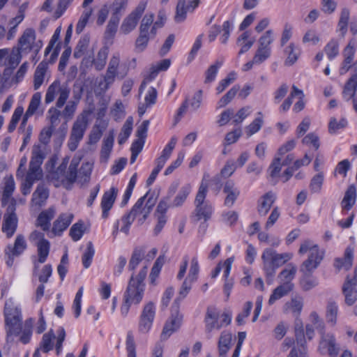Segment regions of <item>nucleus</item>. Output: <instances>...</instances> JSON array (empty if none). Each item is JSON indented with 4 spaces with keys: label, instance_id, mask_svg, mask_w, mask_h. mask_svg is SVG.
<instances>
[{
    "label": "nucleus",
    "instance_id": "obj_1",
    "mask_svg": "<svg viewBox=\"0 0 357 357\" xmlns=\"http://www.w3.org/2000/svg\"><path fill=\"white\" fill-rule=\"evenodd\" d=\"M3 317L7 339L20 333L22 326V307L19 303L13 298L6 301L3 309Z\"/></svg>",
    "mask_w": 357,
    "mask_h": 357
},
{
    "label": "nucleus",
    "instance_id": "obj_2",
    "mask_svg": "<svg viewBox=\"0 0 357 357\" xmlns=\"http://www.w3.org/2000/svg\"><path fill=\"white\" fill-rule=\"evenodd\" d=\"M208 174H205L195 199V215L198 220H204V222L211 219L214 211L213 204L206 199L208 192Z\"/></svg>",
    "mask_w": 357,
    "mask_h": 357
},
{
    "label": "nucleus",
    "instance_id": "obj_3",
    "mask_svg": "<svg viewBox=\"0 0 357 357\" xmlns=\"http://www.w3.org/2000/svg\"><path fill=\"white\" fill-rule=\"evenodd\" d=\"M298 253L304 255L307 253V259L301 266L303 273H312L318 268L324 259V252L319 248L317 244L310 240L303 241L298 250Z\"/></svg>",
    "mask_w": 357,
    "mask_h": 357
},
{
    "label": "nucleus",
    "instance_id": "obj_4",
    "mask_svg": "<svg viewBox=\"0 0 357 357\" xmlns=\"http://www.w3.org/2000/svg\"><path fill=\"white\" fill-rule=\"evenodd\" d=\"M146 274L147 267L145 266L137 275L134 276L132 275L131 276L123 294V298L126 299L128 303L139 305L142 301L145 291L144 279L146 277Z\"/></svg>",
    "mask_w": 357,
    "mask_h": 357
},
{
    "label": "nucleus",
    "instance_id": "obj_5",
    "mask_svg": "<svg viewBox=\"0 0 357 357\" xmlns=\"http://www.w3.org/2000/svg\"><path fill=\"white\" fill-rule=\"evenodd\" d=\"M204 321L206 334L211 337L215 332L231 323V316L227 312L210 307L207 309Z\"/></svg>",
    "mask_w": 357,
    "mask_h": 357
},
{
    "label": "nucleus",
    "instance_id": "obj_6",
    "mask_svg": "<svg viewBox=\"0 0 357 357\" xmlns=\"http://www.w3.org/2000/svg\"><path fill=\"white\" fill-rule=\"evenodd\" d=\"M293 255L289 252L278 253L271 248H266L261 255L263 270L269 277L274 275L277 268L289 261Z\"/></svg>",
    "mask_w": 357,
    "mask_h": 357
},
{
    "label": "nucleus",
    "instance_id": "obj_7",
    "mask_svg": "<svg viewBox=\"0 0 357 357\" xmlns=\"http://www.w3.org/2000/svg\"><path fill=\"white\" fill-rule=\"evenodd\" d=\"M155 202L154 195L148 192L137 201L130 213L139 224H142L151 213Z\"/></svg>",
    "mask_w": 357,
    "mask_h": 357
},
{
    "label": "nucleus",
    "instance_id": "obj_8",
    "mask_svg": "<svg viewBox=\"0 0 357 357\" xmlns=\"http://www.w3.org/2000/svg\"><path fill=\"white\" fill-rule=\"evenodd\" d=\"M317 352L321 355H327L330 357H337L340 351V347L337 342L334 333L319 331V339L317 346Z\"/></svg>",
    "mask_w": 357,
    "mask_h": 357
},
{
    "label": "nucleus",
    "instance_id": "obj_9",
    "mask_svg": "<svg viewBox=\"0 0 357 357\" xmlns=\"http://www.w3.org/2000/svg\"><path fill=\"white\" fill-rule=\"evenodd\" d=\"M199 272V265L198 259L196 257H194L190 261L188 274L181 286L178 296L175 299L173 307L177 305L178 307L179 302L187 296L192 288V284L195 282L198 278Z\"/></svg>",
    "mask_w": 357,
    "mask_h": 357
},
{
    "label": "nucleus",
    "instance_id": "obj_10",
    "mask_svg": "<svg viewBox=\"0 0 357 357\" xmlns=\"http://www.w3.org/2000/svg\"><path fill=\"white\" fill-rule=\"evenodd\" d=\"M70 92V90L66 85H62L60 81L54 80L47 89L45 102L48 105L59 96L56 105L57 107H62L68 100Z\"/></svg>",
    "mask_w": 357,
    "mask_h": 357
},
{
    "label": "nucleus",
    "instance_id": "obj_11",
    "mask_svg": "<svg viewBox=\"0 0 357 357\" xmlns=\"http://www.w3.org/2000/svg\"><path fill=\"white\" fill-rule=\"evenodd\" d=\"M87 112H83L77 117L73 123L68 146L70 151H75L84 137L88 125Z\"/></svg>",
    "mask_w": 357,
    "mask_h": 357
},
{
    "label": "nucleus",
    "instance_id": "obj_12",
    "mask_svg": "<svg viewBox=\"0 0 357 357\" xmlns=\"http://www.w3.org/2000/svg\"><path fill=\"white\" fill-rule=\"evenodd\" d=\"M43 47L40 40H36V35L34 29L31 28L26 29L22 36L18 39L19 52H29L34 51L38 53Z\"/></svg>",
    "mask_w": 357,
    "mask_h": 357
},
{
    "label": "nucleus",
    "instance_id": "obj_13",
    "mask_svg": "<svg viewBox=\"0 0 357 357\" xmlns=\"http://www.w3.org/2000/svg\"><path fill=\"white\" fill-rule=\"evenodd\" d=\"M146 5L147 1L142 0L137 7L123 19L119 29L120 33L127 35L136 28L139 18L146 8Z\"/></svg>",
    "mask_w": 357,
    "mask_h": 357
},
{
    "label": "nucleus",
    "instance_id": "obj_14",
    "mask_svg": "<svg viewBox=\"0 0 357 357\" xmlns=\"http://www.w3.org/2000/svg\"><path fill=\"white\" fill-rule=\"evenodd\" d=\"M27 248V243L22 234L17 235L14 243L8 244L4 249L6 264L12 266L16 258L22 255Z\"/></svg>",
    "mask_w": 357,
    "mask_h": 357
},
{
    "label": "nucleus",
    "instance_id": "obj_15",
    "mask_svg": "<svg viewBox=\"0 0 357 357\" xmlns=\"http://www.w3.org/2000/svg\"><path fill=\"white\" fill-rule=\"evenodd\" d=\"M108 56V50L106 47H102L99 50L95 56H86L83 58L80 69L86 73L93 66L97 71L102 70L107 63Z\"/></svg>",
    "mask_w": 357,
    "mask_h": 357
},
{
    "label": "nucleus",
    "instance_id": "obj_16",
    "mask_svg": "<svg viewBox=\"0 0 357 357\" xmlns=\"http://www.w3.org/2000/svg\"><path fill=\"white\" fill-rule=\"evenodd\" d=\"M156 313V305L153 301L146 303L139 316L138 330L142 334H146L151 331Z\"/></svg>",
    "mask_w": 357,
    "mask_h": 357
},
{
    "label": "nucleus",
    "instance_id": "obj_17",
    "mask_svg": "<svg viewBox=\"0 0 357 357\" xmlns=\"http://www.w3.org/2000/svg\"><path fill=\"white\" fill-rule=\"evenodd\" d=\"M68 163V158L63 159L61 165L57 168L55 172L56 179L61 181L63 183H73L77 177V167L79 163V159L74 158L70 162L68 172H65Z\"/></svg>",
    "mask_w": 357,
    "mask_h": 357
},
{
    "label": "nucleus",
    "instance_id": "obj_18",
    "mask_svg": "<svg viewBox=\"0 0 357 357\" xmlns=\"http://www.w3.org/2000/svg\"><path fill=\"white\" fill-rule=\"evenodd\" d=\"M29 240L37 246L38 258L37 262H35V268L36 269L38 267L37 263L43 264L46 261L50 252V244L45 238L44 234L38 231H33L31 233Z\"/></svg>",
    "mask_w": 357,
    "mask_h": 357
},
{
    "label": "nucleus",
    "instance_id": "obj_19",
    "mask_svg": "<svg viewBox=\"0 0 357 357\" xmlns=\"http://www.w3.org/2000/svg\"><path fill=\"white\" fill-rule=\"evenodd\" d=\"M183 316L178 313L177 305L172 307V315L167 320L160 335L162 340H167L181 326Z\"/></svg>",
    "mask_w": 357,
    "mask_h": 357
},
{
    "label": "nucleus",
    "instance_id": "obj_20",
    "mask_svg": "<svg viewBox=\"0 0 357 357\" xmlns=\"http://www.w3.org/2000/svg\"><path fill=\"white\" fill-rule=\"evenodd\" d=\"M15 211V205L12 204L8 206L6 213L3 215L1 229L8 238L14 235L17 227L18 220Z\"/></svg>",
    "mask_w": 357,
    "mask_h": 357
},
{
    "label": "nucleus",
    "instance_id": "obj_21",
    "mask_svg": "<svg viewBox=\"0 0 357 357\" xmlns=\"http://www.w3.org/2000/svg\"><path fill=\"white\" fill-rule=\"evenodd\" d=\"M160 20L153 22L154 15L152 13H146L142 20L139 32L154 37L156 35L158 29H160L164 21L162 16L159 15Z\"/></svg>",
    "mask_w": 357,
    "mask_h": 357
},
{
    "label": "nucleus",
    "instance_id": "obj_22",
    "mask_svg": "<svg viewBox=\"0 0 357 357\" xmlns=\"http://www.w3.org/2000/svg\"><path fill=\"white\" fill-rule=\"evenodd\" d=\"M22 55L17 48L0 49V65L13 69L20 63Z\"/></svg>",
    "mask_w": 357,
    "mask_h": 357
},
{
    "label": "nucleus",
    "instance_id": "obj_23",
    "mask_svg": "<svg viewBox=\"0 0 357 357\" xmlns=\"http://www.w3.org/2000/svg\"><path fill=\"white\" fill-rule=\"evenodd\" d=\"M295 96L298 98V100L295 103L293 110L296 112H298L304 109V93L303 91L298 89L296 86H293L292 91L280 107L279 110L280 112H286L289 109L292 104V99Z\"/></svg>",
    "mask_w": 357,
    "mask_h": 357
},
{
    "label": "nucleus",
    "instance_id": "obj_24",
    "mask_svg": "<svg viewBox=\"0 0 357 357\" xmlns=\"http://www.w3.org/2000/svg\"><path fill=\"white\" fill-rule=\"evenodd\" d=\"M304 298L300 295H295L287 301L282 306L284 314H291L293 317L298 318L303 310Z\"/></svg>",
    "mask_w": 357,
    "mask_h": 357
},
{
    "label": "nucleus",
    "instance_id": "obj_25",
    "mask_svg": "<svg viewBox=\"0 0 357 357\" xmlns=\"http://www.w3.org/2000/svg\"><path fill=\"white\" fill-rule=\"evenodd\" d=\"M199 0H178L174 20L176 22H183L187 13L192 12L199 5Z\"/></svg>",
    "mask_w": 357,
    "mask_h": 357
},
{
    "label": "nucleus",
    "instance_id": "obj_26",
    "mask_svg": "<svg viewBox=\"0 0 357 357\" xmlns=\"http://www.w3.org/2000/svg\"><path fill=\"white\" fill-rule=\"evenodd\" d=\"M120 55L114 54L109 59L106 73L104 76V89L107 90L115 81L120 65Z\"/></svg>",
    "mask_w": 357,
    "mask_h": 357
},
{
    "label": "nucleus",
    "instance_id": "obj_27",
    "mask_svg": "<svg viewBox=\"0 0 357 357\" xmlns=\"http://www.w3.org/2000/svg\"><path fill=\"white\" fill-rule=\"evenodd\" d=\"M357 47V42L351 39L343 51L344 61L340 68V73L344 75L351 68L354 56Z\"/></svg>",
    "mask_w": 357,
    "mask_h": 357
},
{
    "label": "nucleus",
    "instance_id": "obj_28",
    "mask_svg": "<svg viewBox=\"0 0 357 357\" xmlns=\"http://www.w3.org/2000/svg\"><path fill=\"white\" fill-rule=\"evenodd\" d=\"M44 155L40 147L38 145H35L33 147L32 157L29 165V169L28 173L41 177L42 169L40 165L43 163Z\"/></svg>",
    "mask_w": 357,
    "mask_h": 357
},
{
    "label": "nucleus",
    "instance_id": "obj_29",
    "mask_svg": "<svg viewBox=\"0 0 357 357\" xmlns=\"http://www.w3.org/2000/svg\"><path fill=\"white\" fill-rule=\"evenodd\" d=\"M294 159L292 155L289 154L285 158L276 156L268 168L269 175L273 178H279L281 175L282 167L289 164Z\"/></svg>",
    "mask_w": 357,
    "mask_h": 357
},
{
    "label": "nucleus",
    "instance_id": "obj_30",
    "mask_svg": "<svg viewBox=\"0 0 357 357\" xmlns=\"http://www.w3.org/2000/svg\"><path fill=\"white\" fill-rule=\"evenodd\" d=\"M354 254V248L352 246L347 247L344 251V257L335 259L334 266L335 268H337L338 271L349 270L353 264Z\"/></svg>",
    "mask_w": 357,
    "mask_h": 357
},
{
    "label": "nucleus",
    "instance_id": "obj_31",
    "mask_svg": "<svg viewBox=\"0 0 357 357\" xmlns=\"http://www.w3.org/2000/svg\"><path fill=\"white\" fill-rule=\"evenodd\" d=\"M118 193L116 188L112 187L106 191L101 200V208L102 211V216L107 218L109 215V211L112 208Z\"/></svg>",
    "mask_w": 357,
    "mask_h": 357
},
{
    "label": "nucleus",
    "instance_id": "obj_32",
    "mask_svg": "<svg viewBox=\"0 0 357 357\" xmlns=\"http://www.w3.org/2000/svg\"><path fill=\"white\" fill-rule=\"evenodd\" d=\"M276 199V195L269 191L262 195L258 200L257 211L261 215H266Z\"/></svg>",
    "mask_w": 357,
    "mask_h": 357
},
{
    "label": "nucleus",
    "instance_id": "obj_33",
    "mask_svg": "<svg viewBox=\"0 0 357 357\" xmlns=\"http://www.w3.org/2000/svg\"><path fill=\"white\" fill-rule=\"evenodd\" d=\"M177 142V138L173 136L168 144L165 146L162 150L161 155L155 160V168L160 171L165 166L167 160L169 158L173 149H174Z\"/></svg>",
    "mask_w": 357,
    "mask_h": 357
},
{
    "label": "nucleus",
    "instance_id": "obj_34",
    "mask_svg": "<svg viewBox=\"0 0 357 357\" xmlns=\"http://www.w3.org/2000/svg\"><path fill=\"white\" fill-rule=\"evenodd\" d=\"M223 192L226 195L225 205L232 206L240 195V190L233 181H229L225 184Z\"/></svg>",
    "mask_w": 357,
    "mask_h": 357
},
{
    "label": "nucleus",
    "instance_id": "obj_35",
    "mask_svg": "<svg viewBox=\"0 0 357 357\" xmlns=\"http://www.w3.org/2000/svg\"><path fill=\"white\" fill-rule=\"evenodd\" d=\"M48 197L47 188L43 184L38 185L32 195L31 206L40 208L45 204Z\"/></svg>",
    "mask_w": 357,
    "mask_h": 357
},
{
    "label": "nucleus",
    "instance_id": "obj_36",
    "mask_svg": "<svg viewBox=\"0 0 357 357\" xmlns=\"http://www.w3.org/2000/svg\"><path fill=\"white\" fill-rule=\"evenodd\" d=\"M355 284L348 276L342 286V293L345 297V303L348 305H352L357 300V289Z\"/></svg>",
    "mask_w": 357,
    "mask_h": 357
},
{
    "label": "nucleus",
    "instance_id": "obj_37",
    "mask_svg": "<svg viewBox=\"0 0 357 357\" xmlns=\"http://www.w3.org/2000/svg\"><path fill=\"white\" fill-rule=\"evenodd\" d=\"M73 219V215L70 213H63L54 222L52 232L54 235H60L67 229Z\"/></svg>",
    "mask_w": 357,
    "mask_h": 357
},
{
    "label": "nucleus",
    "instance_id": "obj_38",
    "mask_svg": "<svg viewBox=\"0 0 357 357\" xmlns=\"http://www.w3.org/2000/svg\"><path fill=\"white\" fill-rule=\"evenodd\" d=\"M234 261V257H231L227 258L225 261H224V273L223 277L225 278V284H224V292L226 294L227 297H229L231 293V291L234 286V282L231 279L229 278L231 266L233 262Z\"/></svg>",
    "mask_w": 357,
    "mask_h": 357
},
{
    "label": "nucleus",
    "instance_id": "obj_39",
    "mask_svg": "<svg viewBox=\"0 0 357 357\" xmlns=\"http://www.w3.org/2000/svg\"><path fill=\"white\" fill-rule=\"evenodd\" d=\"M294 288V284H281L278 286L274 290L273 293L270 296L268 299V305H272L275 303V302L282 297L287 296L290 291H292Z\"/></svg>",
    "mask_w": 357,
    "mask_h": 357
},
{
    "label": "nucleus",
    "instance_id": "obj_40",
    "mask_svg": "<svg viewBox=\"0 0 357 357\" xmlns=\"http://www.w3.org/2000/svg\"><path fill=\"white\" fill-rule=\"evenodd\" d=\"M339 307L337 303L332 300L328 301L326 307V319L330 325L334 326L337 322Z\"/></svg>",
    "mask_w": 357,
    "mask_h": 357
},
{
    "label": "nucleus",
    "instance_id": "obj_41",
    "mask_svg": "<svg viewBox=\"0 0 357 357\" xmlns=\"http://www.w3.org/2000/svg\"><path fill=\"white\" fill-rule=\"evenodd\" d=\"M284 53L286 56L285 64L291 66L298 59L301 50L294 43H291L284 48Z\"/></svg>",
    "mask_w": 357,
    "mask_h": 357
},
{
    "label": "nucleus",
    "instance_id": "obj_42",
    "mask_svg": "<svg viewBox=\"0 0 357 357\" xmlns=\"http://www.w3.org/2000/svg\"><path fill=\"white\" fill-rule=\"evenodd\" d=\"M114 137L113 132L104 139L102 146L100 151V161L102 162H107L114 145Z\"/></svg>",
    "mask_w": 357,
    "mask_h": 357
},
{
    "label": "nucleus",
    "instance_id": "obj_43",
    "mask_svg": "<svg viewBox=\"0 0 357 357\" xmlns=\"http://www.w3.org/2000/svg\"><path fill=\"white\" fill-rule=\"evenodd\" d=\"M55 211L52 208H50L41 212L37 219L36 225L40 227L44 231L49 229L50 226V221L53 218Z\"/></svg>",
    "mask_w": 357,
    "mask_h": 357
},
{
    "label": "nucleus",
    "instance_id": "obj_44",
    "mask_svg": "<svg viewBox=\"0 0 357 357\" xmlns=\"http://www.w3.org/2000/svg\"><path fill=\"white\" fill-rule=\"evenodd\" d=\"M192 191V185L190 183H185L183 185L178 192L177 195L174 197L172 203V207H180L181 206L187 199L188 195Z\"/></svg>",
    "mask_w": 357,
    "mask_h": 357
},
{
    "label": "nucleus",
    "instance_id": "obj_45",
    "mask_svg": "<svg viewBox=\"0 0 357 357\" xmlns=\"http://www.w3.org/2000/svg\"><path fill=\"white\" fill-rule=\"evenodd\" d=\"M255 39L250 38L249 31H244L237 39V45L241 47L238 55H241L247 52L253 45Z\"/></svg>",
    "mask_w": 357,
    "mask_h": 357
},
{
    "label": "nucleus",
    "instance_id": "obj_46",
    "mask_svg": "<svg viewBox=\"0 0 357 357\" xmlns=\"http://www.w3.org/2000/svg\"><path fill=\"white\" fill-rule=\"evenodd\" d=\"M356 189L354 185H350L347 190L341 206L342 209L349 211L356 203Z\"/></svg>",
    "mask_w": 357,
    "mask_h": 357
},
{
    "label": "nucleus",
    "instance_id": "obj_47",
    "mask_svg": "<svg viewBox=\"0 0 357 357\" xmlns=\"http://www.w3.org/2000/svg\"><path fill=\"white\" fill-rule=\"evenodd\" d=\"M296 267L292 264H289L278 275V280L281 284H293L291 281L296 273Z\"/></svg>",
    "mask_w": 357,
    "mask_h": 357
},
{
    "label": "nucleus",
    "instance_id": "obj_48",
    "mask_svg": "<svg viewBox=\"0 0 357 357\" xmlns=\"http://www.w3.org/2000/svg\"><path fill=\"white\" fill-rule=\"evenodd\" d=\"M223 59H218L211 64L205 72V84H210L215 80L219 69L223 64Z\"/></svg>",
    "mask_w": 357,
    "mask_h": 357
},
{
    "label": "nucleus",
    "instance_id": "obj_49",
    "mask_svg": "<svg viewBox=\"0 0 357 357\" xmlns=\"http://www.w3.org/2000/svg\"><path fill=\"white\" fill-rule=\"evenodd\" d=\"M41 101V93L40 92L35 93L29 102V107L26 111L23 118L22 124H25L28 118L31 116L38 109Z\"/></svg>",
    "mask_w": 357,
    "mask_h": 357
},
{
    "label": "nucleus",
    "instance_id": "obj_50",
    "mask_svg": "<svg viewBox=\"0 0 357 357\" xmlns=\"http://www.w3.org/2000/svg\"><path fill=\"white\" fill-rule=\"evenodd\" d=\"M232 339L231 333L228 331H223L221 333L220 340L218 342V347L220 356L226 357V354L230 348V344Z\"/></svg>",
    "mask_w": 357,
    "mask_h": 357
},
{
    "label": "nucleus",
    "instance_id": "obj_51",
    "mask_svg": "<svg viewBox=\"0 0 357 357\" xmlns=\"http://www.w3.org/2000/svg\"><path fill=\"white\" fill-rule=\"evenodd\" d=\"M264 124V115L261 112L257 113L255 119L245 128V132L248 137L259 132Z\"/></svg>",
    "mask_w": 357,
    "mask_h": 357
},
{
    "label": "nucleus",
    "instance_id": "obj_52",
    "mask_svg": "<svg viewBox=\"0 0 357 357\" xmlns=\"http://www.w3.org/2000/svg\"><path fill=\"white\" fill-rule=\"evenodd\" d=\"M47 68V64L45 62H41L37 66L33 77V88L35 90H38L43 84Z\"/></svg>",
    "mask_w": 357,
    "mask_h": 357
},
{
    "label": "nucleus",
    "instance_id": "obj_53",
    "mask_svg": "<svg viewBox=\"0 0 357 357\" xmlns=\"http://www.w3.org/2000/svg\"><path fill=\"white\" fill-rule=\"evenodd\" d=\"M15 188L14 178L12 176H6L3 178L2 202L6 204Z\"/></svg>",
    "mask_w": 357,
    "mask_h": 357
},
{
    "label": "nucleus",
    "instance_id": "obj_54",
    "mask_svg": "<svg viewBox=\"0 0 357 357\" xmlns=\"http://www.w3.org/2000/svg\"><path fill=\"white\" fill-rule=\"evenodd\" d=\"M357 88V75H354L346 83L343 97L346 100H349L354 97Z\"/></svg>",
    "mask_w": 357,
    "mask_h": 357
},
{
    "label": "nucleus",
    "instance_id": "obj_55",
    "mask_svg": "<svg viewBox=\"0 0 357 357\" xmlns=\"http://www.w3.org/2000/svg\"><path fill=\"white\" fill-rule=\"evenodd\" d=\"M24 15L17 14L15 17L9 20V29L6 34V38L8 40H11L15 38L17 31V26L24 20Z\"/></svg>",
    "mask_w": 357,
    "mask_h": 357
},
{
    "label": "nucleus",
    "instance_id": "obj_56",
    "mask_svg": "<svg viewBox=\"0 0 357 357\" xmlns=\"http://www.w3.org/2000/svg\"><path fill=\"white\" fill-rule=\"evenodd\" d=\"M240 89L238 85L232 86L218 102L217 108L220 109L227 105L236 96Z\"/></svg>",
    "mask_w": 357,
    "mask_h": 357
},
{
    "label": "nucleus",
    "instance_id": "obj_57",
    "mask_svg": "<svg viewBox=\"0 0 357 357\" xmlns=\"http://www.w3.org/2000/svg\"><path fill=\"white\" fill-rule=\"evenodd\" d=\"M240 89L238 85L232 86L218 102L217 108L220 109L227 105L236 96Z\"/></svg>",
    "mask_w": 357,
    "mask_h": 357
},
{
    "label": "nucleus",
    "instance_id": "obj_58",
    "mask_svg": "<svg viewBox=\"0 0 357 357\" xmlns=\"http://www.w3.org/2000/svg\"><path fill=\"white\" fill-rule=\"evenodd\" d=\"M318 284L317 278L312 276V273H303V276L300 281L301 287L305 291L312 289L316 287Z\"/></svg>",
    "mask_w": 357,
    "mask_h": 357
},
{
    "label": "nucleus",
    "instance_id": "obj_59",
    "mask_svg": "<svg viewBox=\"0 0 357 357\" xmlns=\"http://www.w3.org/2000/svg\"><path fill=\"white\" fill-rule=\"evenodd\" d=\"M237 79V73L231 71L222 79H221L215 88L217 94L222 93L229 85Z\"/></svg>",
    "mask_w": 357,
    "mask_h": 357
},
{
    "label": "nucleus",
    "instance_id": "obj_60",
    "mask_svg": "<svg viewBox=\"0 0 357 357\" xmlns=\"http://www.w3.org/2000/svg\"><path fill=\"white\" fill-rule=\"evenodd\" d=\"M133 119L131 116L128 117L124 123L121 131L119 135V144H122L126 142L131 134L132 130Z\"/></svg>",
    "mask_w": 357,
    "mask_h": 357
},
{
    "label": "nucleus",
    "instance_id": "obj_61",
    "mask_svg": "<svg viewBox=\"0 0 357 357\" xmlns=\"http://www.w3.org/2000/svg\"><path fill=\"white\" fill-rule=\"evenodd\" d=\"M203 100V91L198 90L191 98H186L185 102H188V107L192 111H197L200 108Z\"/></svg>",
    "mask_w": 357,
    "mask_h": 357
},
{
    "label": "nucleus",
    "instance_id": "obj_62",
    "mask_svg": "<svg viewBox=\"0 0 357 357\" xmlns=\"http://www.w3.org/2000/svg\"><path fill=\"white\" fill-rule=\"evenodd\" d=\"M110 114L116 121L123 119L126 115L125 107L121 100H116L110 109Z\"/></svg>",
    "mask_w": 357,
    "mask_h": 357
},
{
    "label": "nucleus",
    "instance_id": "obj_63",
    "mask_svg": "<svg viewBox=\"0 0 357 357\" xmlns=\"http://www.w3.org/2000/svg\"><path fill=\"white\" fill-rule=\"evenodd\" d=\"M55 338V335L51 330L48 333H45L40 342V349L44 353H48L54 347L52 340Z\"/></svg>",
    "mask_w": 357,
    "mask_h": 357
},
{
    "label": "nucleus",
    "instance_id": "obj_64",
    "mask_svg": "<svg viewBox=\"0 0 357 357\" xmlns=\"http://www.w3.org/2000/svg\"><path fill=\"white\" fill-rule=\"evenodd\" d=\"M271 54V48H266L258 45V48L254 56V62L257 65L261 64L268 59Z\"/></svg>",
    "mask_w": 357,
    "mask_h": 357
}]
</instances>
